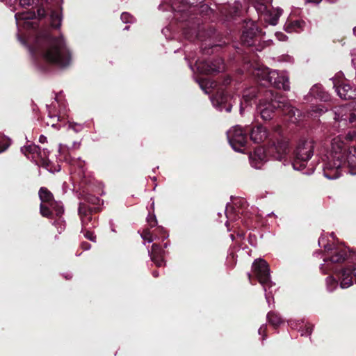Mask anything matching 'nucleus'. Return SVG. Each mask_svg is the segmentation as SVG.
<instances>
[{
    "instance_id": "nucleus-4",
    "label": "nucleus",
    "mask_w": 356,
    "mask_h": 356,
    "mask_svg": "<svg viewBox=\"0 0 356 356\" xmlns=\"http://www.w3.org/2000/svg\"><path fill=\"white\" fill-rule=\"evenodd\" d=\"M315 149V142L310 138H301L297 143L294 150V159L291 163L295 170L310 175L314 172L312 168L305 170L307 162L313 156Z\"/></svg>"
},
{
    "instance_id": "nucleus-42",
    "label": "nucleus",
    "mask_w": 356,
    "mask_h": 356,
    "mask_svg": "<svg viewBox=\"0 0 356 356\" xmlns=\"http://www.w3.org/2000/svg\"><path fill=\"white\" fill-rule=\"evenodd\" d=\"M259 2L258 3V6L257 9L260 10L261 11H264L266 9L265 3L270 2L272 0H259Z\"/></svg>"
},
{
    "instance_id": "nucleus-33",
    "label": "nucleus",
    "mask_w": 356,
    "mask_h": 356,
    "mask_svg": "<svg viewBox=\"0 0 356 356\" xmlns=\"http://www.w3.org/2000/svg\"><path fill=\"white\" fill-rule=\"evenodd\" d=\"M62 214L56 216L58 219L54 221V225L57 227L58 232L61 233L62 231L65 229V222L63 219L61 218Z\"/></svg>"
},
{
    "instance_id": "nucleus-24",
    "label": "nucleus",
    "mask_w": 356,
    "mask_h": 356,
    "mask_svg": "<svg viewBox=\"0 0 356 356\" xmlns=\"http://www.w3.org/2000/svg\"><path fill=\"white\" fill-rule=\"evenodd\" d=\"M204 33V28L198 24L197 26L184 28V34L185 37L191 40H193L195 39H199L200 40H203V34Z\"/></svg>"
},
{
    "instance_id": "nucleus-57",
    "label": "nucleus",
    "mask_w": 356,
    "mask_h": 356,
    "mask_svg": "<svg viewBox=\"0 0 356 356\" xmlns=\"http://www.w3.org/2000/svg\"><path fill=\"white\" fill-rule=\"evenodd\" d=\"M317 110H318V113H323V112H324V109H323V108H318V109H317Z\"/></svg>"
},
{
    "instance_id": "nucleus-48",
    "label": "nucleus",
    "mask_w": 356,
    "mask_h": 356,
    "mask_svg": "<svg viewBox=\"0 0 356 356\" xmlns=\"http://www.w3.org/2000/svg\"><path fill=\"white\" fill-rule=\"evenodd\" d=\"M39 142L40 143H45L47 142V138L46 136L41 135L39 138Z\"/></svg>"
},
{
    "instance_id": "nucleus-31",
    "label": "nucleus",
    "mask_w": 356,
    "mask_h": 356,
    "mask_svg": "<svg viewBox=\"0 0 356 356\" xmlns=\"http://www.w3.org/2000/svg\"><path fill=\"white\" fill-rule=\"evenodd\" d=\"M48 117L49 120L47 121V124L50 125L52 127H56L58 129H60V127H57L56 124L55 123L56 121H59V117L56 114L51 113V111L50 110V108L48 107Z\"/></svg>"
},
{
    "instance_id": "nucleus-49",
    "label": "nucleus",
    "mask_w": 356,
    "mask_h": 356,
    "mask_svg": "<svg viewBox=\"0 0 356 356\" xmlns=\"http://www.w3.org/2000/svg\"><path fill=\"white\" fill-rule=\"evenodd\" d=\"M222 60L221 58H217L213 61H210V65L211 67H216L218 65V61Z\"/></svg>"
},
{
    "instance_id": "nucleus-36",
    "label": "nucleus",
    "mask_w": 356,
    "mask_h": 356,
    "mask_svg": "<svg viewBox=\"0 0 356 356\" xmlns=\"http://www.w3.org/2000/svg\"><path fill=\"white\" fill-rule=\"evenodd\" d=\"M121 20L124 23H132L134 22V17L128 13H122L121 15Z\"/></svg>"
},
{
    "instance_id": "nucleus-39",
    "label": "nucleus",
    "mask_w": 356,
    "mask_h": 356,
    "mask_svg": "<svg viewBox=\"0 0 356 356\" xmlns=\"http://www.w3.org/2000/svg\"><path fill=\"white\" fill-rule=\"evenodd\" d=\"M49 153L47 149H40L38 152V156L40 157L43 162H45L49 156Z\"/></svg>"
},
{
    "instance_id": "nucleus-1",
    "label": "nucleus",
    "mask_w": 356,
    "mask_h": 356,
    "mask_svg": "<svg viewBox=\"0 0 356 356\" xmlns=\"http://www.w3.org/2000/svg\"><path fill=\"white\" fill-rule=\"evenodd\" d=\"M257 105V111L264 120H269L273 117L275 110L282 109L283 114L289 116V120L293 123L296 122L299 116V111L292 106L288 100L277 92L274 93L271 90L251 87L244 90L243 102H241L240 113H243V105L246 107L251 104L252 100L255 97H260Z\"/></svg>"
},
{
    "instance_id": "nucleus-13",
    "label": "nucleus",
    "mask_w": 356,
    "mask_h": 356,
    "mask_svg": "<svg viewBox=\"0 0 356 356\" xmlns=\"http://www.w3.org/2000/svg\"><path fill=\"white\" fill-rule=\"evenodd\" d=\"M232 97L224 92H218L214 97L211 98L213 106L220 111L225 110L229 113L232 108L231 103Z\"/></svg>"
},
{
    "instance_id": "nucleus-19",
    "label": "nucleus",
    "mask_w": 356,
    "mask_h": 356,
    "mask_svg": "<svg viewBox=\"0 0 356 356\" xmlns=\"http://www.w3.org/2000/svg\"><path fill=\"white\" fill-rule=\"evenodd\" d=\"M268 156L267 149L265 150L262 147L257 148L249 156L251 165L256 169L261 168L264 163L266 161Z\"/></svg>"
},
{
    "instance_id": "nucleus-5",
    "label": "nucleus",
    "mask_w": 356,
    "mask_h": 356,
    "mask_svg": "<svg viewBox=\"0 0 356 356\" xmlns=\"http://www.w3.org/2000/svg\"><path fill=\"white\" fill-rule=\"evenodd\" d=\"M318 245L327 252V255L323 259L324 263L320 266L321 272L325 274L333 270L334 263H342L348 257L346 248L334 247L332 245L325 243V238L323 236L319 238Z\"/></svg>"
},
{
    "instance_id": "nucleus-58",
    "label": "nucleus",
    "mask_w": 356,
    "mask_h": 356,
    "mask_svg": "<svg viewBox=\"0 0 356 356\" xmlns=\"http://www.w3.org/2000/svg\"><path fill=\"white\" fill-rule=\"evenodd\" d=\"M153 275H154V277H158L159 274L156 271H154V272H153Z\"/></svg>"
},
{
    "instance_id": "nucleus-6",
    "label": "nucleus",
    "mask_w": 356,
    "mask_h": 356,
    "mask_svg": "<svg viewBox=\"0 0 356 356\" xmlns=\"http://www.w3.org/2000/svg\"><path fill=\"white\" fill-rule=\"evenodd\" d=\"M252 270L259 282L263 286L266 301L269 304L272 298L273 290L271 289L275 286L270 280L269 266L265 260L259 259L252 264Z\"/></svg>"
},
{
    "instance_id": "nucleus-12",
    "label": "nucleus",
    "mask_w": 356,
    "mask_h": 356,
    "mask_svg": "<svg viewBox=\"0 0 356 356\" xmlns=\"http://www.w3.org/2000/svg\"><path fill=\"white\" fill-rule=\"evenodd\" d=\"M261 32L254 23L247 24L241 35V42L248 47L253 46Z\"/></svg>"
},
{
    "instance_id": "nucleus-21",
    "label": "nucleus",
    "mask_w": 356,
    "mask_h": 356,
    "mask_svg": "<svg viewBox=\"0 0 356 356\" xmlns=\"http://www.w3.org/2000/svg\"><path fill=\"white\" fill-rule=\"evenodd\" d=\"M268 83L284 90H289L290 89L289 76L283 72H279L277 71V76H275L274 79H268Z\"/></svg>"
},
{
    "instance_id": "nucleus-7",
    "label": "nucleus",
    "mask_w": 356,
    "mask_h": 356,
    "mask_svg": "<svg viewBox=\"0 0 356 356\" xmlns=\"http://www.w3.org/2000/svg\"><path fill=\"white\" fill-rule=\"evenodd\" d=\"M39 197L41 200L40 213L42 216L51 218L53 211L56 216L64 212L63 205L61 202L53 200V195L46 188H41L39 191Z\"/></svg>"
},
{
    "instance_id": "nucleus-35",
    "label": "nucleus",
    "mask_w": 356,
    "mask_h": 356,
    "mask_svg": "<svg viewBox=\"0 0 356 356\" xmlns=\"http://www.w3.org/2000/svg\"><path fill=\"white\" fill-rule=\"evenodd\" d=\"M68 129H71L76 133H78L83 130V124L75 122H69Z\"/></svg>"
},
{
    "instance_id": "nucleus-56",
    "label": "nucleus",
    "mask_w": 356,
    "mask_h": 356,
    "mask_svg": "<svg viewBox=\"0 0 356 356\" xmlns=\"http://www.w3.org/2000/svg\"><path fill=\"white\" fill-rule=\"evenodd\" d=\"M352 63H353V65L355 66V67H356V59L353 58L352 59Z\"/></svg>"
},
{
    "instance_id": "nucleus-20",
    "label": "nucleus",
    "mask_w": 356,
    "mask_h": 356,
    "mask_svg": "<svg viewBox=\"0 0 356 356\" xmlns=\"http://www.w3.org/2000/svg\"><path fill=\"white\" fill-rule=\"evenodd\" d=\"M195 65L197 71L202 74H211L214 72H220L225 69L222 60L218 61V65L211 67L210 61H196Z\"/></svg>"
},
{
    "instance_id": "nucleus-46",
    "label": "nucleus",
    "mask_w": 356,
    "mask_h": 356,
    "mask_svg": "<svg viewBox=\"0 0 356 356\" xmlns=\"http://www.w3.org/2000/svg\"><path fill=\"white\" fill-rule=\"evenodd\" d=\"M45 13H46V11H45L44 8H39L38 9V18H42V17H44Z\"/></svg>"
},
{
    "instance_id": "nucleus-45",
    "label": "nucleus",
    "mask_w": 356,
    "mask_h": 356,
    "mask_svg": "<svg viewBox=\"0 0 356 356\" xmlns=\"http://www.w3.org/2000/svg\"><path fill=\"white\" fill-rule=\"evenodd\" d=\"M266 329H267V326L266 325H261V327L259 328L258 330V333L260 335H264L266 331ZM266 338H265V336H263L262 337V340H264Z\"/></svg>"
},
{
    "instance_id": "nucleus-51",
    "label": "nucleus",
    "mask_w": 356,
    "mask_h": 356,
    "mask_svg": "<svg viewBox=\"0 0 356 356\" xmlns=\"http://www.w3.org/2000/svg\"><path fill=\"white\" fill-rule=\"evenodd\" d=\"M182 2L186 3V4H195V0H181Z\"/></svg>"
},
{
    "instance_id": "nucleus-32",
    "label": "nucleus",
    "mask_w": 356,
    "mask_h": 356,
    "mask_svg": "<svg viewBox=\"0 0 356 356\" xmlns=\"http://www.w3.org/2000/svg\"><path fill=\"white\" fill-rule=\"evenodd\" d=\"M141 238L147 243H152L156 238L153 236L149 229H144L140 233Z\"/></svg>"
},
{
    "instance_id": "nucleus-53",
    "label": "nucleus",
    "mask_w": 356,
    "mask_h": 356,
    "mask_svg": "<svg viewBox=\"0 0 356 356\" xmlns=\"http://www.w3.org/2000/svg\"><path fill=\"white\" fill-rule=\"evenodd\" d=\"M82 247L84 250H88L90 248V245L88 243H83Z\"/></svg>"
},
{
    "instance_id": "nucleus-18",
    "label": "nucleus",
    "mask_w": 356,
    "mask_h": 356,
    "mask_svg": "<svg viewBox=\"0 0 356 356\" xmlns=\"http://www.w3.org/2000/svg\"><path fill=\"white\" fill-rule=\"evenodd\" d=\"M17 26H22L25 29H34V24L32 20L36 18L34 11H26L17 13L15 15Z\"/></svg>"
},
{
    "instance_id": "nucleus-30",
    "label": "nucleus",
    "mask_w": 356,
    "mask_h": 356,
    "mask_svg": "<svg viewBox=\"0 0 356 356\" xmlns=\"http://www.w3.org/2000/svg\"><path fill=\"white\" fill-rule=\"evenodd\" d=\"M40 148L34 144H31L27 146H24L21 148V151L22 153H24L25 155H26L27 153H31L33 154H38V152L40 151Z\"/></svg>"
},
{
    "instance_id": "nucleus-40",
    "label": "nucleus",
    "mask_w": 356,
    "mask_h": 356,
    "mask_svg": "<svg viewBox=\"0 0 356 356\" xmlns=\"http://www.w3.org/2000/svg\"><path fill=\"white\" fill-rule=\"evenodd\" d=\"M147 221L151 227H154L157 224L156 218L154 215L149 214L147 217Z\"/></svg>"
},
{
    "instance_id": "nucleus-64",
    "label": "nucleus",
    "mask_w": 356,
    "mask_h": 356,
    "mask_svg": "<svg viewBox=\"0 0 356 356\" xmlns=\"http://www.w3.org/2000/svg\"><path fill=\"white\" fill-rule=\"evenodd\" d=\"M163 246H164L165 248H166L168 246V243H165Z\"/></svg>"
},
{
    "instance_id": "nucleus-10",
    "label": "nucleus",
    "mask_w": 356,
    "mask_h": 356,
    "mask_svg": "<svg viewBox=\"0 0 356 356\" xmlns=\"http://www.w3.org/2000/svg\"><path fill=\"white\" fill-rule=\"evenodd\" d=\"M289 152V142L286 140H278L267 148L268 156L280 161H286Z\"/></svg>"
},
{
    "instance_id": "nucleus-52",
    "label": "nucleus",
    "mask_w": 356,
    "mask_h": 356,
    "mask_svg": "<svg viewBox=\"0 0 356 356\" xmlns=\"http://www.w3.org/2000/svg\"><path fill=\"white\" fill-rule=\"evenodd\" d=\"M8 148V145L0 144V153L4 152Z\"/></svg>"
},
{
    "instance_id": "nucleus-34",
    "label": "nucleus",
    "mask_w": 356,
    "mask_h": 356,
    "mask_svg": "<svg viewBox=\"0 0 356 356\" xmlns=\"http://www.w3.org/2000/svg\"><path fill=\"white\" fill-rule=\"evenodd\" d=\"M199 85L202 90L204 91L205 93H209V91L208 90L207 86L209 85V86H211L213 83L210 82L207 79H201L198 81Z\"/></svg>"
},
{
    "instance_id": "nucleus-14",
    "label": "nucleus",
    "mask_w": 356,
    "mask_h": 356,
    "mask_svg": "<svg viewBox=\"0 0 356 356\" xmlns=\"http://www.w3.org/2000/svg\"><path fill=\"white\" fill-rule=\"evenodd\" d=\"M252 76L261 84L268 83V79H274L277 76V70H271L264 65H257L252 71Z\"/></svg>"
},
{
    "instance_id": "nucleus-2",
    "label": "nucleus",
    "mask_w": 356,
    "mask_h": 356,
    "mask_svg": "<svg viewBox=\"0 0 356 356\" xmlns=\"http://www.w3.org/2000/svg\"><path fill=\"white\" fill-rule=\"evenodd\" d=\"M29 51L33 56L39 54L45 61L59 67L68 66L72 60L63 37L53 38L49 31L39 33Z\"/></svg>"
},
{
    "instance_id": "nucleus-16",
    "label": "nucleus",
    "mask_w": 356,
    "mask_h": 356,
    "mask_svg": "<svg viewBox=\"0 0 356 356\" xmlns=\"http://www.w3.org/2000/svg\"><path fill=\"white\" fill-rule=\"evenodd\" d=\"M343 158L342 159L344 161L339 168H341L342 166L347 165L349 168L350 173L351 175H356V148L354 147H349L348 149H345L342 151ZM340 170V169H339ZM341 174V171H339Z\"/></svg>"
},
{
    "instance_id": "nucleus-3",
    "label": "nucleus",
    "mask_w": 356,
    "mask_h": 356,
    "mask_svg": "<svg viewBox=\"0 0 356 356\" xmlns=\"http://www.w3.org/2000/svg\"><path fill=\"white\" fill-rule=\"evenodd\" d=\"M356 141V128L349 130L346 135L339 134L331 140V152L322 159L321 168L324 176L328 179L340 177L339 168L344 161L342 151L347 149L348 144Z\"/></svg>"
},
{
    "instance_id": "nucleus-9",
    "label": "nucleus",
    "mask_w": 356,
    "mask_h": 356,
    "mask_svg": "<svg viewBox=\"0 0 356 356\" xmlns=\"http://www.w3.org/2000/svg\"><path fill=\"white\" fill-rule=\"evenodd\" d=\"M348 111V108L345 106H341L334 108V129H339L341 124L346 125L347 122L356 128V114L353 113H349Z\"/></svg>"
},
{
    "instance_id": "nucleus-54",
    "label": "nucleus",
    "mask_w": 356,
    "mask_h": 356,
    "mask_svg": "<svg viewBox=\"0 0 356 356\" xmlns=\"http://www.w3.org/2000/svg\"><path fill=\"white\" fill-rule=\"evenodd\" d=\"M81 143H77V142H74L73 143V146L76 148H79V146H80Z\"/></svg>"
},
{
    "instance_id": "nucleus-8",
    "label": "nucleus",
    "mask_w": 356,
    "mask_h": 356,
    "mask_svg": "<svg viewBox=\"0 0 356 356\" xmlns=\"http://www.w3.org/2000/svg\"><path fill=\"white\" fill-rule=\"evenodd\" d=\"M227 136L233 149L243 152L241 147L247 143L246 131H244L241 127L236 125L227 131Z\"/></svg>"
},
{
    "instance_id": "nucleus-61",
    "label": "nucleus",
    "mask_w": 356,
    "mask_h": 356,
    "mask_svg": "<svg viewBox=\"0 0 356 356\" xmlns=\"http://www.w3.org/2000/svg\"><path fill=\"white\" fill-rule=\"evenodd\" d=\"M351 54H352V55H356V49H353V50L351 51Z\"/></svg>"
},
{
    "instance_id": "nucleus-26",
    "label": "nucleus",
    "mask_w": 356,
    "mask_h": 356,
    "mask_svg": "<svg viewBox=\"0 0 356 356\" xmlns=\"http://www.w3.org/2000/svg\"><path fill=\"white\" fill-rule=\"evenodd\" d=\"M305 23L302 20L297 19L288 21L284 26V29L288 33H299L304 29Z\"/></svg>"
},
{
    "instance_id": "nucleus-15",
    "label": "nucleus",
    "mask_w": 356,
    "mask_h": 356,
    "mask_svg": "<svg viewBox=\"0 0 356 356\" xmlns=\"http://www.w3.org/2000/svg\"><path fill=\"white\" fill-rule=\"evenodd\" d=\"M47 4L50 5L47 9L51 10L50 22L53 28L59 29L62 23V15L60 11V6L56 0H43Z\"/></svg>"
},
{
    "instance_id": "nucleus-28",
    "label": "nucleus",
    "mask_w": 356,
    "mask_h": 356,
    "mask_svg": "<svg viewBox=\"0 0 356 356\" xmlns=\"http://www.w3.org/2000/svg\"><path fill=\"white\" fill-rule=\"evenodd\" d=\"M267 318L269 323L274 327H277L282 323L281 317L275 312H269L267 314Z\"/></svg>"
},
{
    "instance_id": "nucleus-44",
    "label": "nucleus",
    "mask_w": 356,
    "mask_h": 356,
    "mask_svg": "<svg viewBox=\"0 0 356 356\" xmlns=\"http://www.w3.org/2000/svg\"><path fill=\"white\" fill-rule=\"evenodd\" d=\"M275 35L277 39L280 41H285L287 40V36L282 32H277Z\"/></svg>"
},
{
    "instance_id": "nucleus-38",
    "label": "nucleus",
    "mask_w": 356,
    "mask_h": 356,
    "mask_svg": "<svg viewBox=\"0 0 356 356\" xmlns=\"http://www.w3.org/2000/svg\"><path fill=\"white\" fill-rule=\"evenodd\" d=\"M82 232H83L84 236L88 240L93 242L96 241V236L94 234L93 232L88 231V229H83V231L82 230Z\"/></svg>"
},
{
    "instance_id": "nucleus-47",
    "label": "nucleus",
    "mask_w": 356,
    "mask_h": 356,
    "mask_svg": "<svg viewBox=\"0 0 356 356\" xmlns=\"http://www.w3.org/2000/svg\"><path fill=\"white\" fill-rule=\"evenodd\" d=\"M84 161L81 160V159H78L76 161H74V165H77L81 170H83Z\"/></svg>"
},
{
    "instance_id": "nucleus-17",
    "label": "nucleus",
    "mask_w": 356,
    "mask_h": 356,
    "mask_svg": "<svg viewBox=\"0 0 356 356\" xmlns=\"http://www.w3.org/2000/svg\"><path fill=\"white\" fill-rule=\"evenodd\" d=\"M333 87L335 88L339 97L343 99H356V86L349 83H342L337 85L333 83Z\"/></svg>"
},
{
    "instance_id": "nucleus-37",
    "label": "nucleus",
    "mask_w": 356,
    "mask_h": 356,
    "mask_svg": "<svg viewBox=\"0 0 356 356\" xmlns=\"http://www.w3.org/2000/svg\"><path fill=\"white\" fill-rule=\"evenodd\" d=\"M282 14V10L280 8H277L275 10V14L270 19V24L276 25L277 23V21Z\"/></svg>"
},
{
    "instance_id": "nucleus-27",
    "label": "nucleus",
    "mask_w": 356,
    "mask_h": 356,
    "mask_svg": "<svg viewBox=\"0 0 356 356\" xmlns=\"http://www.w3.org/2000/svg\"><path fill=\"white\" fill-rule=\"evenodd\" d=\"M310 95L321 101L327 102L330 99L329 94L325 92L321 85H314L310 90Z\"/></svg>"
},
{
    "instance_id": "nucleus-11",
    "label": "nucleus",
    "mask_w": 356,
    "mask_h": 356,
    "mask_svg": "<svg viewBox=\"0 0 356 356\" xmlns=\"http://www.w3.org/2000/svg\"><path fill=\"white\" fill-rule=\"evenodd\" d=\"M341 289H347L353 284V275L355 278L356 284V266L346 267L339 271L334 272Z\"/></svg>"
},
{
    "instance_id": "nucleus-25",
    "label": "nucleus",
    "mask_w": 356,
    "mask_h": 356,
    "mask_svg": "<svg viewBox=\"0 0 356 356\" xmlns=\"http://www.w3.org/2000/svg\"><path fill=\"white\" fill-rule=\"evenodd\" d=\"M267 137V130L261 125L256 126L251 129L250 139L255 143H260L264 141Z\"/></svg>"
},
{
    "instance_id": "nucleus-43",
    "label": "nucleus",
    "mask_w": 356,
    "mask_h": 356,
    "mask_svg": "<svg viewBox=\"0 0 356 356\" xmlns=\"http://www.w3.org/2000/svg\"><path fill=\"white\" fill-rule=\"evenodd\" d=\"M305 327H306L305 330L302 331L301 333L302 336L310 335L312 332V330H313L312 325L308 324V325H306Z\"/></svg>"
},
{
    "instance_id": "nucleus-23",
    "label": "nucleus",
    "mask_w": 356,
    "mask_h": 356,
    "mask_svg": "<svg viewBox=\"0 0 356 356\" xmlns=\"http://www.w3.org/2000/svg\"><path fill=\"white\" fill-rule=\"evenodd\" d=\"M149 255L152 261L159 267L162 266L165 264V261L163 258L164 250L160 245L157 244H153L152 246V250L148 251Z\"/></svg>"
},
{
    "instance_id": "nucleus-50",
    "label": "nucleus",
    "mask_w": 356,
    "mask_h": 356,
    "mask_svg": "<svg viewBox=\"0 0 356 356\" xmlns=\"http://www.w3.org/2000/svg\"><path fill=\"white\" fill-rule=\"evenodd\" d=\"M322 0H305L306 3H314L318 4Z\"/></svg>"
},
{
    "instance_id": "nucleus-55",
    "label": "nucleus",
    "mask_w": 356,
    "mask_h": 356,
    "mask_svg": "<svg viewBox=\"0 0 356 356\" xmlns=\"http://www.w3.org/2000/svg\"><path fill=\"white\" fill-rule=\"evenodd\" d=\"M171 8L172 10H175V2H171Z\"/></svg>"
},
{
    "instance_id": "nucleus-60",
    "label": "nucleus",
    "mask_w": 356,
    "mask_h": 356,
    "mask_svg": "<svg viewBox=\"0 0 356 356\" xmlns=\"http://www.w3.org/2000/svg\"><path fill=\"white\" fill-rule=\"evenodd\" d=\"M167 31H168V29H167V28H166V29H163L162 30V32H163L164 34H165V32H167Z\"/></svg>"
},
{
    "instance_id": "nucleus-63",
    "label": "nucleus",
    "mask_w": 356,
    "mask_h": 356,
    "mask_svg": "<svg viewBox=\"0 0 356 356\" xmlns=\"http://www.w3.org/2000/svg\"><path fill=\"white\" fill-rule=\"evenodd\" d=\"M353 33L356 35V26L353 29Z\"/></svg>"
},
{
    "instance_id": "nucleus-22",
    "label": "nucleus",
    "mask_w": 356,
    "mask_h": 356,
    "mask_svg": "<svg viewBox=\"0 0 356 356\" xmlns=\"http://www.w3.org/2000/svg\"><path fill=\"white\" fill-rule=\"evenodd\" d=\"M79 213L81 220L83 229H89L95 226V222L92 221L90 211L88 210L85 204L81 203L79 204Z\"/></svg>"
},
{
    "instance_id": "nucleus-59",
    "label": "nucleus",
    "mask_w": 356,
    "mask_h": 356,
    "mask_svg": "<svg viewBox=\"0 0 356 356\" xmlns=\"http://www.w3.org/2000/svg\"><path fill=\"white\" fill-rule=\"evenodd\" d=\"M159 229L161 232H162V233L165 232V231L164 230V229L163 227H159Z\"/></svg>"
},
{
    "instance_id": "nucleus-29",
    "label": "nucleus",
    "mask_w": 356,
    "mask_h": 356,
    "mask_svg": "<svg viewBox=\"0 0 356 356\" xmlns=\"http://www.w3.org/2000/svg\"><path fill=\"white\" fill-rule=\"evenodd\" d=\"M325 282L327 291L332 292L337 288L339 280H337L333 276H328Z\"/></svg>"
},
{
    "instance_id": "nucleus-41",
    "label": "nucleus",
    "mask_w": 356,
    "mask_h": 356,
    "mask_svg": "<svg viewBox=\"0 0 356 356\" xmlns=\"http://www.w3.org/2000/svg\"><path fill=\"white\" fill-rule=\"evenodd\" d=\"M35 0H19V5L22 7L32 6L35 3Z\"/></svg>"
},
{
    "instance_id": "nucleus-62",
    "label": "nucleus",
    "mask_w": 356,
    "mask_h": 356,
    "mask_svg": "<svg viewBox=\"0 0 356 356\" xmlns=\"http://www.w3.org/2000/svg\"><path fill=\"white\" fill-rule=\"evenodd\" d=\"M330 236H331V237H332V238H333V240H334V237H335L334 234V233H332V234H330Z\"/></svg>"
}]
</instances>
